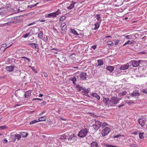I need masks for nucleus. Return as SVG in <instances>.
<instances>
[{"instance_id": "nucleus-15", "label": "nucleus", "mask_w": 147, "mask_h": 147, "mask_svg": "<svg viewBox=\"0 0 147 147\" xmlns=\"http://www.w3.org/2000/svg\"><path fill=\"white\" fill-rule=\"evenodd\" d=\"M14 69V66H7L6 67V69L7 71L10 72L13 71Z\"/></svg>"}, {"instance_id": "nucleus-64", "label": "nucleus", "mask_w": 147, "mask_h": 147, "mask_svg": "<svg viewBox=\"0 0 147 147\" xmlns=\"http://www.w3.org/2000/svg\"><path fill=\"white\" fill-rule=\"evenodd\" d=\"M124 105L123 104L121 105H118V107L119 108H120L121 107L123 106Z\"/></svg>"}, {"instance_id": "nucleus-8", "label": "nucleus", "mask_w": 147, "mask_h": 147, "mask_svg": "<svg viewBox=\"0 0 147 147\" xmlns=\"http://www.w3.org/2000/svg\"><path fill=\"white\" fill-rule=\"evenodd\" d=\"M69 140L74 142L76 141L77 139L76 136L74 134H71L68 137Z\"/></svg>"}, {"instance_id": "nucleus-3", "label": "nucleus", "mask_w": 147, "mask_h": 147, "mask_svg": "<svg viewBox=\"0 0 147 147\" xmlns=\"http://www.w3.org/2000/svg\"><path fill=\"white\" fill-rule=\"evenodd\" d=\"M129 63L131 64H147V61H143L141 60H139L138 61H133L132 60Z\"/></svg>"}, {"instance_id": "nucleus-56", "label": "nucleus", "mask_w": 147, "mask_h": 147, "mask_svg": "<svg viewBox=\"0 0 147 147\" xmlns=\"http://www.w3.org/2000/svg\"><path fill=\"white\" fill-rule=\"evenodd\" d=\"M96 47V45H93L92 46L91 48L94 49H95Z\"/></svg>"}, {"instance_id": "nucleus-18", "label": "nucleus", "mask_w": 147, "mask_h": 147, "mask_svg": "<svg viewBox=\"0 0 147 147\" xmlns=\"http://www.w3.org/2000/svg\"><path fill=\"white\" fill-rule=\"evenodd\" d=\"M67 30V26L61 27V33L62 34H64L66 33Z\"/></svg>"}, {"instance_id": "nucleus-45", "label": "nucleus", "mask_w": 147, "mask_h": 147, "mask_svg": "<svg viewBox=\"0 0 147 147\" xmlns=\"http://www.w3.org/2000/svg\"><path fill=\"white\" fill-rule=\"evenodd\" d=\"M132 42H131L130 41L128 40L123 45V46H125L127 44H132Z\"/></svg>"}, {"instance_id": "nucleus-58", "label": "nucleus", "mask_w": 147, "mask_h": 147, "mask_svg": "<svg viewBox=\"0 0 147 147\" xmlns=\"http://www.w3.org/2000/svg\"><path fill=\"white\" fill-rule=\"evenodd\" d=\"M56 50L57 51H59V50L58 49H57L53 48V49H51V50Z\"/></svg>"}, {"instance_id": "nucleus-31", "label": "nucleus", "mask_w": 147, "mask_h": 147, "mask_svg": "<svg viewBox=\"0 0 147 147\" xmlns=\"http://www.w3.org/2000/svg\"><path fill=\"white\" fill-rule=\"evenodd\" d=\"M109 125L106 123L104 122L102 124H101V127L102 128H105L106 127H107V126Z\"/></svg>"}, {"instance_id": "nucleus-46", "label": "nucleus", "mask_w": 147, "mask_h": 147, "mask_svg": "<svg viewBox=\"0 0 147 147\" xmlns=\"http://www.w3.org/2000/svg\"><path fill=\"white\" fill-rule=\"evenodd\" d=\"M96 17L97 20L100 22V14H97L96 15Z\"/></svg>"}, {"instance_id": "nucleus-37", "label": "nucleus", "mask_w": 147, "mask_h": 147, "mask_svg": "<svg viewBox=\"0 0 147 147\" xmlns=\"http://www.w3.org/2000/svg\"><path fill=\"white\" fill-rule=\"evenodd\" d=\"M28 45H30V47H31L32 48H34V46H35V45H37V44L34 43H29L28 44Z\"/></svg>"}, {"instance_id": "nucleus-32", "label": "nucleus", "mask_w": 147, "mask_h": 147, "mask_svg": "<svg viewBox=\"0 0 147 147\" xmlns=\"http://www.w3.org/2000/svg\"><path fill=\"white\" fill-rule=\"evenodd\" d=\"M16 139H17L18 140H20L21 138V136L20 134H15Z\"/></svg>"}, {"instance_id": "nucleus-33", "label": "nucleus", "mask_w": 147, "mask_h": 147, "mask_svg": "<svg viewBox=\"0 0 147 147\" xmlns=\"http://www.w3.org/2000/svg\"><path fill=\"white\" fill-rule=\"evenodd\" d=\"M38 122V121L37 119H34L32 121H31L30 123V125H32L35 123H37Z\"/></svg>"}, {"instance_id": "nucleus-44", "label": "nucleus", "mask_w": 147, "mask_h": 147, "mask_svg": "<svg viewBox=\"0 0 147 147\" xmlns=\"http://www.w3.org/2000/svg\"><path fill=\"white\" fill-rule=\"evenodd\" d=\"M32 69L33 71L35 73H37L38 71L35 68V67H32Z\"/></svg>"}, {"instance_id": "nucleus-12", "label": "nucleus", "mask_w": 147, "mask_h": 147, "mask_svg": "<svg viewBox=\"0 0 147 147\" xmlns=\"http://www.w3.org/2000/svg\"><path fill=\"white\" fill-rule=\"evenodd\" d=\"M67 133L61 135L60 136V139L61 140H65L67 138Z\"/></svg>"}, {"instance_id": "nucleus-39", "label": "nucleus", "mask_w": 147, "mask_h": 147, "mask_svg": "<svg viewBox=\"0 0 147 147\" xmlns=\"http://www.w3.org/2000/svg\"><path fill=\"white\" fill-rule=\"evenodd\" d=\"M30 33H27L26 34H25L24 35L22 36V37L24 38H26L27 37L29 36Z\"/></svg>"}, {"instance_id": "nucleus-35", "label": "nucleus", "mask_w": 147, "mask_h": 147, "mask_svg": "<svg viewBox=\"0 0 147 147\" xmlns=\"http://www.w3.org/2000/svg\"><path fill=\"white\" fill-rule=\"evenodd\" d=\"M141 91L144 93L147 94V88H146L141 89Z\"/></svg>"}, {"instance_id": "nucleus-40", "label": "nucleus", "mask_w": 147, "mask_h": 147, "mask_svg": "<svg viewBox=\"0 0 147 147\" xmlns=\"http://www.w3.org/2000/svg\"><path fill=\"white\" fill-rule=\"evenodd\" d=\"M98 64H103V61L102 60H97Z\"/></svg>"}, {"instance_id": "nucleus-2", "label": "nucleus", "mask_w": 147, "mask_h": 147, "mask_svg": "<svg viewBox=\"0 0 147 147\" xmlns=\"http://www.w3.org/2000/svg\"><path fill=\"white\" fill-rule=\"evenodd\" d=\"M94 121L95 123L93 125V126L94 129L95 130L97 131L101 126L102 123L100 121H96L95 119L94 120Z\"/></svg>"}, {"instance_id": "nucleus-10", "label": "nucleus", "mask_w": 147, "mask_h": 147, "mask_svg": "<svg viewBox=\"0 0 147 147\" xmlns=\"http://www.w3.org/2000/svg\"><path fill=\"white\" fill-rule=\"evenodd\" d=\"M103 101L105 103L106 105L111 103L110 100H109V99L108 98H104Z\"/></svg>"}, {"instance_id": "nucleus-43", "label": "nucleus", "mask_w": 147, "mask_h": 147, "mask_svg": "<svg viewBox=\"0 0 147 147\" xmlns=\"http://www.w3.org/2000/svg\"><path fill=\"white\" fill-rule=\"evenodd\" d=\"M125 37L126 38L129 39H132L131 36L130 35L125 36Z\"/></svg>"}, {"instance_id": "nucleus-6", "label": "nucleus", "mask_w": 147, "mask_h": 147, "mask_svg": "<svg viewBox=\"0 0 147 147\" xmlns=\"http://www.w3.org/2000/svg\"><path fill=\"white\" fill-rule=\"evenodd\" d=\"M110 131V129L108 127H105L102 130V135L104 136L107 135L109 133Z\"/></svg>"}, {"instance_id": "nucleus-49", "label": "nucleus", "mask_w": 147, "mask_h": 147, "mask_svg": "<svg viewBox=\"0 0 147 147\" xmlns=\"http://www.w3.org/2000/svg\"><path fill=\"white\" fill-rule=\"evenodd\" d=\"M48 37H46L45 39V37L43 38V39H42L45 42H46L48 40Z\"/></svg>"}, {"instance_id": "nucleus-53", "label": "nucleus", "mask_w": 147, "mask_h": 147, "mask_svg": "<svg viewBox=\"0 0 147 147\" xmlns=\"http://www.w3.org/2000/svg\"><path fill=\"white\" fill-rule=\"evenodd\" d=\"M109 1L111 3H114L116 1V0H109Z\"/></svg>"}, {"instance_id": "nucleus-52", "label": "nucleus", "mask_w": 147, "mask_h": 147, "mask_svg": "<svg viewBox=\"0 0 147 147\" xmlns=\"http://www.w3.org/2000/svg\"><path fill=\"white\" fill-rule=\"evenodd\" d=\"M53 30L54 31V32H55L56 33L57 32V31L55 28H53Z\"/></svg>"}, {"instance_id": "nucleus-27", "label": "nucleus", "mask_w": 147, "mask_h": 147, "mask_svg": "<svg viewBox=\"0 0 147 147\" xmlns=\"http://www.w3.org/2000/svg\"><path fill=\"white\" fill-rule=\"evenodd\" d=\"M76 87L77 89L79 91H80L81 90H83V89L84 88H83V87L82 86H80L79 85H76Z\"/></svg>"}, {"instance_id": "nucleus-60", "label": "nucleus", "mask_w": 147, "mask_h": 147, "mask_svg": "<svg viewBox=\"0 0 147 147\" xmlns=\"http://www.w3.org/2000/svg\"><path fill=\"white\" fill-rule=\"evenodd\" d=\"M112 145L106 144V146L107 147H112Z\"/></svg>"}, {"instance_id": "nucleus-30", "label": "nucleus", "mask_w": 147, "mask_h": 147, "mask_svg": "<svg viewBox=\"0 0 147 147\" xmlns=\"http://www.w3.org/2000/svg\"><path fill=\"white\" fill-rule=\"evenodd\" d=\"M127 93L126 91L124 90L121 91L119 94V96H123L124 95H125Z\"/></svg>"}, {"instance_id": "nucleus-9", "label": "nucleus", "mask_w": 147, "mask_h": 147, "mask_svg": "<svg viewBox=\"0 0 147 147\" xmlns=\"http://www.w3.org/2000/svg\"><path fill=\"white\" fill-rule=\"evenodd\" d=\"M7 46V44H2L0 47V52H4L6 49V47Z\"/></svg>"}, {"instance_id": "nucleus-63", "label": "nucleus", "mask_w": 147, "mask_h": 147, "mask_svg": "<svg viewBox=\"0 0 147 147\" xmlns=\"http://www.w3.org/2000/svg\"><path fill=\"white\" fill-rule=\"evenodd\" d=\"M20 106V105H18V104H16V105H15L14 107V108H16L17 107V106Z\"/></svg>"}, {"instance_id": "nucleus-28", "label": "nucleus", "mask_w": 147, "mask_h": 147, "mask_svg": "<svg viewBox=\"0 0 147 147\" xmlns=\"http://www.w3.org/2000/svg\"><path fill=\"white\" fill-rule=\"evenodd\" d=\"M71 31L72 33L74 34L75 35L78 36L79 35L77 31L74 29H71Z\"/></svg>"}, {"instance_id": "nucleus-42", "label": "nucleus", "mask_w": 147, "mask_h": 147, "mask_svg": "<svg viewBox=\"0 0 147 147\" xmlns=\"http://www.w3.org/2000/svg\"><path fill=\"white\" fill-rule=\"evenodd\" d=\"M143 133H140L139 134V137L141 139H142L144 138V137L143 136Z\"/></svg>"}, {"instance_id": "nucleus-34", "label": "nucleus", "mask_w": 147, "mask_h": 147, "mask_svg": "<svg viewBox=\"0 0 147 147\" xmlns=\"http://www.w3.org/2000/svg\"><path fill=\"white\" fill-rule=\"evenodd\" d=\"M121 136H124L123 135H120V134H118L117 135L114 136H113V138H118L119 137H121Z\"/></svg>"}, {"instance_id": "nucleus-1", "label": "nucleus", "mask_w": 147, "mask_h": 147, "mask_svg": "<svg viewBox=\"0 0 147 147\" xmlns=\"http://www.w3.org/2000/svg\"><path fill=\"white\" fill-rule=\"evenodd\" d=\"M88 132V131L86 128H83L79 132L78 136L80 138L84 137L86 136Z\"/></svg>"}, {"instance_id": "nucleus-38", "label": "nucleus", "mask_w": 147, "mask_h": 147, "mask_svg": "<svg viewBox=\"0 0 147 147\" xmlns=\"http://www.w3.org/2000/svg\"><path fill=\"white\" fill-rule=\"evenodd\" d=\"M107 44L108 45H109L111 46H112L114 45V44L113 42H112L111 41H107Z\"/></svg>"}, {"instance_id": "nucleus-36", "label": "nucleus", "mask_w": 147, "mask_h": 147, "mask_svg": "<svg viewBox=\"0 0 147 147\" xmlns=\"http://www.w3.org/2000/svg\"><path fill=\"white\" fill-rule=\"evenodd\" d=\"M71 80L73 82V83L74 84H76V79L75 77L72 78Z\"/></svg>"}, {"instance_id": "nucleus-59", "label": "nucleus", "mask_w": 147, "mask_h": 147, "mask_svg": "<svg viewBox=\"0 0 147 147\" xmlns=\"http://www.w3.org/2000/svg\"><path fill=\"white\" fill-rule=\"evenodd\" d=\"M43 74L44 75V76L45 77H47V73H45V72H44L43 73Z\"/></svg>"}, {"instance_id": "nucleus-50", "label": "nucleus", "mask_w": 147, "mask_h": 147, "mask_svg": "<svg viewBox=\"0 0 147 147\" xmlns=\"http://www.w3.org/2000/svg\"><path fill=\"white\" fill-rule=\"evenodd\" d=\"M61 27H64V26H67L66 25V24L65 22L62 23L61 24Z\"/></svg>"}, {"instance_id": "nucleus-14", "label": "nucleus", "mask_w": 147, "mask_h": 147, "mask_svg": "<svg viewBox=\"0 0 147 147\" xmlns=\"http://www.w3.org/2000/svg\"><path fill=\"white\" fill-rule=\"evenodd\" d=\"M140 95V94L138 92L136 91H134L133 92L131 93V96L132 97L137 96Z\"/></svg>"}, {"instance_id": "nucleus-24", "label": "nucleus", "mask_w": 147, "mask_h": 147, "mask_svg": "<svg viewBox=\"0 0 147 147\" xmlns=\"http://www.w3.org/2000/svg\"><path fill=\"white\" fill-rule=\"evenodd\" d=\"M91 95L92 96L95 97L98 100H99L100 99V96L96 93H92Z\"/></svg>"}, {"instance_id": "nucleus-20", "label": "nucleus", "mask_w": 147, "mask_h": 147, "mask_svg": "<svg viewBox=\"0 0 147 147\" xmlns=\"http://www.w3.org/2000/svg\"><path fill=\"white\" fill-rule=\"evenodd\" d=\"M129 67V65H123L120 68V69L121 70H125L128 69Z\"/></svg>"}, {"instance_id": "nucleus-7", "label": "nucleus", "mask_w": 147, "mask_h": 147, "mask_svg": "<svg viewBox=\"0 0 147 147\" xmlns=\"http://www.w3.org/2000/svg\"><path fill=\"white\" fill-rule=\"evenodd\" d=\"M120 99L115 97H112L110 100L111 103L116 104L119 103Z\"/></svg>"}, {"instance_id": "nucleus-51", "label": "nucleus", "mask_w": 147, "mask_h": 147, "mask_svg": "<svg viewBox=\"0 0 147 147\" xmlns=\"http://www.w3.org/2000/svg\"><path fill=\"white\" fill-rule=\"evenodd\" d=\"M119 42V40H116L115 42V45H117L118 44Z\"/></svg>"}, {"instance_id": "nucleus-26", "label": "nucleus", "mask_w": 147, "mask_h": 147, "mask_svg": "<svg viewBox=\"0 0 147 147\" xmlns=\"http://www.w3.org/2000/svg\"><path fill=\"white\" fill-rule=\"evenodd\" d=\"M114 69V67L112 66H108L107 67V69L110 72L113 71Z\"/></svg>"}, {"instance_id": "nucleus-23", "label": "nucleus", "mask_w": 147, "mask_h": 147, "mask_svg": "<svg viewBox=\"0 0 147 147\" xmlns=\"http://www.w3.org/2000/svg\"><path fill=\"white\" fill-rule=\"evenodd\" d=\"M83 91H84V92L85 95L87 96H88V94L89 92V90H88V89L84 88L83 89Z\"/></svg>"}, {"instance_id": "nucleus-62", "label": "nucleus", "mask_w": 147, "mask_h": 147, "mask_svg": "<svg viewBox=\"0 0 147 147\" xmlns=\"http://www.w3.org/2000/svg\"><path fill=\"white\" fill-rule=\"evenodd\" d=\"M45 111H42V112L40 113L39 114V115H42V114H43L44 113H45Z\"/></svg>"}, {"instance_id": "nucleus-19", "label": "nucleus", "mask_w": 147, "mask_h": 147, "mask_svg": "<svg viewBox=\"0 0 147 147\" xmlns=\"http://www.w3.org/2000/svg\"><path fill=\"white\" fill-rule=\"evenodd\" d=\"M101 19L100 20L99 24L98 23V22L97 23L95 24L94 26H95V27L94 28V29L95 30H97L98 28L100 26V24L101 22Z\"/></svg>"}, {"instance_id": "nucleus-4", "label": "nucleus", "mask_w": 147, "mask_h": 147, "mask_svg": "<svg viewBox=\"0 0 147 147\" xmlns=\"http://www.w3.org/2000/svg\"><path fill=\"white\" fill-rule=\"evenodd\" d=\"M60 11L58 9L56 12L52 13L47 15L46 16L49 18L55 17H57V16L60 14Z\"/></svg>"}, {"instance_id": "nucleus-55", "label": "nucleus", "mask_w": 147, "mask_h": 147, "mask_svg": "<svg viewBox=\"0 0 147 147\" xmlns=\"http://www.w3.org/2000/svg\"><path fill=\"white\" fill-rule=\"evenodd\" d=\"M23 20L22 19H19V20H18L16 21V23H18L19 22H21Z\"/></svg>"}, {"instance_id": "nucleus-11", "label": "nucleus", "mask_w": 147, "mask_h": 147, "mask_svg": "<svg viewBox=\"0 0 147 147\" xmlns=\"http://www.w3.org/2000/svg\"><path fill=\"white\" fill-rule=\"evenodd\" d=\"M76 3V2L72 1L71 2V3L69 7H67V8L69 10H71L74 7V5Z\"/></svg>"}, {"instance_id": "nucleus-61", "label": "nucleus", "mask_w": 147, "mask_h": 147, "mask_svg": "<svg viewBox=\"0 0 147 147\" xmlns=\"http://www.w3.org/2000/svg\"><path fill=\"white\" fill-rule=\"evenodd\" d=\"M38 44H37V45H36L35 46H34V49H37L38 48Z\"/></svg>"}, {"instance_id": "nucleus-25", "label": "nucleus", "mask_w": 147, "mask_h": 147, "mask_svg": "<svg viewBox=\"0 0 147 147\" xmlns=\"http://www.w3.org/2000/svg\"><path fill=\"white\" fill-rule=\"evenodd\" d=\"M21 136L23 137H26L28 136V134L25 132H21L20 133Z\"/></svg>"}, {"instance_id": "nucleus-17", "label": "nucleus", "mask_w": 147, "mask_h": 147, "mask_svg": "<svg viewBox=\"0 0 147 147\" xmlns=\"http://www.w3.org/2000/svg\"><path fill=\"white\" fill-rule=\"evenodd\" d=\"M91 147H98V144L97 142H93L91 144Z\"/></svg>"}, {"instance_id": "nucleus-16", "label": "nucleus", "mask_w": 147, "mask_h": 147, "mask_svg": "<svg viewBox=\"0 0 147 147\" xmlns=\"http://www.w3.org/2000/svg\"><path fill=\"white\" fill-rule=\"evenodd\" d=\"M43 33L42 31H40L39 32L38 34V37L39 38L41 39H43Z\"/></svg>"}, {"instance_id": "nucleus-29", "label": "nucleus", "mask_w": 147, "mask_h": 147, "mask_svg": "<svg viewBox=\"0 0 147 147\" xmlns=\"http://www.w3.org/2000/svg\"><path fill=\"white\" fill-rule=\"evenodd\" d=\"M10 139L13 142H15L16 140V138L15 134L14 135H11Z\"/></svg>"}, {"instance_id": "nucleus-13", "label": "nucleus", "mask_w": 147, "mask_h": 147, "mask_svg": "<svg viewBox=\"0 0 147 147\" xmlns=\"http://www.w3.org/2000/svg\"><path fill=\"white\" fill-rule=\"evenodd\" d=\"M86 73L83 72L80 75V78L82 80H85L86 78Z\"/></svg>"}, {"instance_id": "nucleus-48", "label": "nucleus", "mask_w": 147, "mask_h": 147, "mask_svg": "<svg viewBox=\"0 0 147 147\" xmlns=\"http://www.w3.org/2000/svg\"><path fill=\"white\" fill-rule=\"evenodd\" d=\"M66 17L65 16H61L60 19V21H63L65 20L66 19Z\"/></svg>"}, {"instance_id": "nucleus-54", "label": "nucleus", "mask_w": 147, "mask_h": 147, "mask_svg": "<svg viewBox=\"0 0 147 147\" xmlns=\"http://www.w3.org/2000/svg\"><path fill=\"white\" fill-rule=\"evenodd\" d=\"M130 145L132 147H136V145L133 144H131Z\"/></svg>"}, {"instance_id": "nucleus-57", "label": "nucleus", "mask_w": 147, "mask_h": 147, "mask_svg": "<svg viewBox=\"0 0 147 147\" xmlns=\"http://www.w3.org/2000/svg\"><path fill=\"white\" fill-rule=\"evenodd\" d=\"M8 141L5 138L3 140V143H6Z\"/></svg>"}, {"instance_id": "nucleus-21", "label": "nucleus", "mask_w": 147, "mask_h": 147, "mask_svg": "<svg viewBox=\"0 0 147 147\" xmlns=\"http://www.w3.org/2000/svg\"><path fill=\"white\" fill-rule=\"evenodd\" d=\"M46 117L45 116H43L41 117H39L38 121H46Z\"/></svg>"}, {"instance_id": "nucleus-41", "label": "nucleus", "mask_w": 147, "mask_h": 147, "mask_svg": "<svg viewBox=\"0 0 147 147\" xmlns=\"http://www.w3.org/2000/svg\"><path fill=\"white\" fill-rule=\"evenodd\" d=\"M76 56V55L75 54L73 53L70 56V57L71 58H72V59L73 60L75 59V56Z\"/></svg>"}, {"instance_id": "nucleus-47", "label": "nucleus", "mask_w": 147, "mask_h": 147, "mask_svg": "<svg viewBox=\"0 0 147 147\" xmlns=\"http://www.w3.org/2000/svg\"><path fill=\"white\" fill-rule=\"evenodd\" d=\"M7 127V126L6 125H4L3 126H1L0 127V129H5Z\"/></svg>"}, {"instance_id": "nucleus-22", "label": "nucleus", "mask_w": 147, "mask_h": 147, "mask_svg": "<svg viewBox=\"0 0 147 147\" xmlns=\"http://www.w3.org/2000/svg\"><path fill=\"white\" fill-rule=\"evenodd\" d=\"M139 123L141 125L142 127H143L144 125V120L142 119H140L138 120Z\"/></svg>"}, {"instance_id": "nucleus-5", "label": "nucleus", "mask_w": 147, "mask_h": 147, "mask_svg": "<svg viewBox=\"0 0 147 147\" xmlns=\"http://www.w3.org/2000/svg\"><path fill=\"white\" fill-rule=\"evenodd\" d=\"M19 92L20 94H24V96L25 98H27L28 97L31 95V91L30 90H28L26 92H24L22 90H19Z\"/></svg>"}]
</instances>
